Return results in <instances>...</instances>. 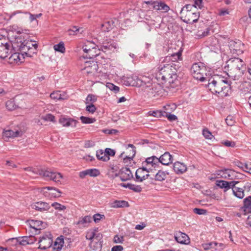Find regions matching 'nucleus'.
Returning a JSON list of instances; mask_svg holds the SVG:
<instances>
[{
    "label": "nucleus",
    "instance_id": "nucleus-1",
    "mask_svg": "<svg viewBox=\"0 0 251 251\" xmlns=\"http://www.w3.org/2000/svg\"><path fill=\"white\" fill-rule=\"evenodd\" d=\"M207 86L209 90L213 94L224 97L228 95L230 90V81L226 78L218 75H214L209 77Z\"/></svg>",
    "mask_w": 251,
    "mask_h": 251
},
{
    "label": "nucleus",
    "instance_id": "nucleus-2",
    "mask_svg": "<svg viewBox=\"0 0 251 251\" xmlns=\"http://www.w3.org/2000/svg\"><path fill=\"white\" fill-rule=\"evenodd\" d=\"M227 71L228 76L234 80L241 78L246 70V64L244 61L239 58H232L226 62L225 67Z\"/></svg>",
    "mask_w": 251,
    "mask_h": 251
},
{
    "label": "nucleus",
    "instance_id": "nucleus-3",
    "mask_svg": "<svg viewBox=\"0 0 251 251\" xmlns=\"http://www.w3.org/2000/svg\"><path fill=\"white\" fill-rule=\"evenodd\" d=\"M25 37L20 33L17 36L12 45L13 49H18L22 53L29 57L36 53L38 44L35 41L25 39Z\"/></svg>",
    "mask_w": 251,
    "mask_h": 251
},
{
    "label": "nucleus",
    "instance_id": "nucleus-4",
    "mask_svg": "<svg viewBox=\"0 0 251 251\" xmlns=\"http://www.w3.org/2000/svg\"><path fill=\"white\" fill-rule=\"evenodd\" d=\"M172 65L167 64L162 67L156 74V78L161 83L168 82L169 86L172 88L177 85V75Z\"/></svg>",
    "mask_w": 251,
    "mask_h": 251
},
{
    "label": "nucleus",
    "instance_id": "nucleus-5",
    "mask_svg": "<svg viewBox=\"0 0 251 251\" xmlns=\"http://www.w3.org/2000/svg\"><path fill=\"white\" fill-rule=\"evenodd\" d=\"M181 18L187 24H192L198 21L200 14L194 10V7L191 4H186L180 11Z\"/></svg>",
    "mask_w": 251,
    "mask_h": 251
},
{
    "label": "nucleus",
    "instance_id": "nucleus-6",
    "mask_svg": "<svg viewBox=\"0 0 251 251\" xmlns=\"http://www.w3.org/2000/svg\"><path fill=\"white\" fill-rule=\"evenodd\" d=\"M207 72L208 69L204 63L201 62L194 63L191 68V73L193 76L201 81L208 79Z\"/></svg>",
    "mask_w": 251,
    "mask_h": 251
},
{
    "label": "nucleus",
    "instance_id": "nucleus-7",
    "mask_svg": "<svg viewBox=\"0 0 251 251\" xmlns=\"http://www.w3.org/2000/svg\"><path fill=\"white\" fill-rule=\"evenodd\" d=\"M38 174L46 179L52 180L55 182H59L62 178L61 174L52 172L49 170L40 169L38 170Z\"/></svg>",
    "mask_w": 251,
    "mask_h": 251
},
{
    "label": "nucleus",
    "instance_id": "nucleus-8",
    "mask_svg": "<svg viewBox=\"0 0 251 251\" xmlns=\"http://www.w3.org/2000/svg\"><path fill=\"white\" fill-rule=\"evenodd\" d=\"M13 43H9L4 38H0V58H5L11 51V47L13 48Z\"/></svg>",
    "mask_w": 251,
    "mask_h": 251
},
{
    "label": "nucleus",
    "instance_id": "nucleus-9",
    "mask_svg": "<svg viewBox=\"0 0 251 251\" xmlns=\"http://www.w3.org/2000/svg\"><path fill=\"white\" fill-rule=\"evenodd\" d=\"M159 165V160L155 156L148 157L142 163V166L146 169V173H149L150 171H151L152 168H155L158 166Z\"/></svg>",
    "mask_w": 251,
    "mask_h": 251
},
{
    "label": "nucleus",
    "instance_id": "nucleus-10",
    "mask_svg": "<svg viewBox=\"0 0 251 251\" xmlns=\"http://www.w3.org/2000/svg\"><path fill=\"white\" fill-rule=\"evenodd\" d=\"M230 52L232 54L239 55L243 52L244 45L240 41H230L228 45Z\"/></svg>",
    "mask_w": 251,
    "mask_h": 251
},
{
    "label": "nucleus",
    "instance_id": "nucleus-11",
    "mask_svg": "<svg viewBox=\"0 0 251 251\" xmlns=\"http://www.w3.org/2000/svg\"><path fill=\"white\" fill-rule=\"evenodd\" d=\"M52 239L50 233H48L41 237L39 241V248L46 250L49 248L52 245Z\"/></svg>",
    "mask_w": 251,
    "mask_h": 251
},
{
    "label": "nucleus",
    "instance_id": "nucleus-12",
    "mask_svg": "<svg viewBox=\"0 0 251 251\" xmlns=\"http://www.w3.org/2000/svg\"><path fill=\"white\" fill-rule=\"evenodd\" d=\"M102 234L100 233H97L93 240L90 243V246L91 249L95 251H100L102 248Z\"/></svg>",
    "mask_w": 251,
    "mask_h": 251
},
{
    "label": "nucleus",
    "instance_id": "nucleus-13",
    "mask_svg": "<svg viewBox=\"0 0 251 251\" xmlns=\"http://www.w3.org/2000/svg\"><path fill=\"white\" fill-rule=\"evenodd\" d=\"M30 206L32 209L41 212L48 211L51 207L49 203L43 201L34 202L30 205Z\"/></svg>",
    "mask_w": 251,
    "mask_h": 251
},
{
    "label": "nucleus",
    "instance_id": "nucleus-14",
    "mask_svg": "<svg viewBox=\"0 0 251 251\" xmlns=\"http://www.w3.org/2000/svg\"><path fill=\"white\" fill-rule=\"evenodd\" d=\"M238 183V181H231L228 182L223 180H217L216 182V184L219 188L223 189L224 191L226 192L230 189H231L232 187H233L234 185H236Z\"/></svg>",
    "mask_w": 251,
    "mask_h": 251
},
{
    "label": "nucleus",
    "instance_id": "nucleus-15",
    "mask_svg": "<svg viewBox=\"0 0 251 251\" xmlns=\"http://www.w3.org/2000/svg\"><path fill=\"white\" fill-rule=\"evenodd\" d=\"M150 175L149 173H146V169L144 167L138 168L135 173L136 181L142 182L143 180L147 179Z\"/></svg>",
    "mask_w": 251,
    "mask_h": 251
},
{
    "label": "nucleus",
    "instance_id": "nucleus-16",
    "mask_svg": "<svg viewBox=\"0 0 251 251\" xmlns=\"http://www.w3.org/2000/svg\"><path fill=\"white\" fill-rule=\"evenodd\" d=\"M59 123L62 125L63 126L65 127H75L78 122L72 119L71 118H65V117H61L59 120Z\"/></svg>",
    "mask_w": 251,
    "mask_h": 251
},
{
    "label": "nucleus",
    "instance_id": "nucleus-17",
    "mask_svg": "<svg viewBox=\"0 0 251 251\" xmlns=\"http://www.w3.org/2000/svg\"><path fill=\"white\" fill-rule=\"evenodd\" d=\"M129 148H130L131 149H130L129 151L130 153L128 155L125 156L124 152L121 153L120 155L121 157L123 158L124 162L125 163L130 162L136 153L135 148L132 144H128L126 149L128 150Z\"/></svg>",
    "mask_w": 251,
    "mask_h": 251
},
{
    "label": "nucleus",
    "instance_id": "nucleus-18",
    "mask_svg": "<svg viewBox=\"0 0 251 251\" xmlns=\"http://www.w3.org/2000/svg\"><path fill=\"white\" fill-rule=\"evenodd\" d=\"M120 177L123 181H125L132 178L133 175L129 168H122L120 172Z\"/></svg>",
    "mask_w": 251,
    "mask_h": 251
},
{
    "label": "nucleus",
    "instance_id": "nucleus-19",
    "mask_svg": "<svg viewBox=\"0 0 251 251\" xmlns=\"http://www.w3.org/2000/svg\"><path fill=\"white\" fill-rule=\"evenodd\" d=\"M240 210L244 215L251 213V196L244 199V205L241 207Z\"/></svg>",
    "mask_w": 251,
    "mask_h": 251
},
{
    "label": "nucleus",
    "instance_id": "nucleus-20",
    "mask_svg": "<svg viewBox=\"0 0 251 251\" xmlns=\"http://www.w3.org/2000/svg\"><path fill=\"white\" fill-rule=\"evenodd\" d=\"M158 159L159 160V164L161 163L164 165H169L173 161V157L169 152H165Z\"/></svg>",
    "mask_w": 251,
    "mask_h": 251
},
{
    "label": "nucleus",
    "instance_id": "nucleus-21",
    "mask_svg": "<svg viewBox=\"0 0 251 251\" xmlns=\"http://www.w3.org/2000/svg\"><path fill=\"white\" fill-rule=\"evenodd\" d=\"M42 224L43 223L42 221L31 220L29 223L30 227L33 230L31 232L35 234H38L41 229V227H43Z\"/></svg>",
    "mask_w": 251,
    "mask_h": 251
},
{
    "label": "nucleus",
    "instance_id": "nucleus-22",
    "mask_svg": "<svg viewBox=\"0 0 251 251\" xmlns=\"http://www.w3.org/2000/svg\"><path fill=\"white\" fill-rule=\"evenodd\" d=\"M219 175L225 179H233L235 176V172L231 169H225L220 171Z\"/></svg>",
    "mask_w": 251,
    "mask_h": 251
},
{
    "label": "nucleus",
    "instance_id": "nucleus-23",
    "mask_svg": "<svg viewBox=\"0 0 251 251\" xmlns=\"http://www.w3.org/2000/svg\"><path fill=\"white\" fill-rule=\"evenodd\" d=\"M176 241L180 244H188L190 243V239L188 236L184 233L179 232L175 236Z\"/></svg>",
    "mask_w": 251,
    "mask_h": 251
},
{
    "label": "nucleus",
    "instance_id": "nucleus-24",
    "mask_svg": "<svg viewBox=\"0 0 251 251\" xmlns=\"http://www.w3.org/2000/svg\"><path fill=\"white\" fill-rule=\"evenodd\" d=\"M24 54L23 53L21 54L19 52H14L12 53L8 58L9 62L11 64L22 62L24 59Z\"/></svg>",
    "mask_w": 251,
    "mask_h": 251
},
{
    "label": "nucleus",
    "instance_id": "nucleus-25",
    "mask_svg": "<svg viewBox=\"0 0 251 251\" xmlns=\"http://www.w3.org/2000/svg\"><path fill=\"white\" fill-rule=\"evenodd\" d=\"M174 170L177 174H182L187 169L186 165L183 163L177 161L174 164Z\"/></svg>",
    "mask_w": 251,
    "mask_h": 251
},
{
    "label": "nucleus",
    "instance_id": "nucleus-26",
    "mask_svg": "<svg viewBox=\"0 0 251 251\" xmlns=\"http://www.w3.org/2000/svg\"><path fill=\"white\" fill-rule=\"evenodd\" d=\"M25 14L26 15H29V19L31 22H33L34 20H36L37 18H40L42 15V14L41 13H40L38 14H32L29 12H23L20 10H18V11H15L12 12L10 16V18H11L12 17H14V16H15L17 14Z\"/></svg>",
    "mask_w": 251,
    "mask_h": 251
},
{
    "label": "nucleus",
    "instance_id": "nucleus-27",
    "mask_svg": "<svg viewBox=\"0 0 251 251\" xmlns=\"http://www.w3.org/2000/svg\"><path fill=\"white\" fill-rule=\"evenodd\" d=\"M21 132L16 130L15 131L12 130H4L2 132V137L4 139H8L10 138H14L20 135Z\"/></svg>",
    "mask_w": 251,
    "mask_h": 251
},
{
    "label": "nucleus",
    "instance_id": "nucleus-28",
    "mask_svg": "<svg viewBox=\"0 0 251 251\" xmlns=\"http://www.w3.org/2000/svg\"><path fill=\"white\" fill-rule=\"evenodd\" d=\"M117 44L113 41H110V42L103 43L100 47V50L106 52L107 50H112L117 48Z\"/></svg>",
    "mask_w": 251,
    "mask_h": 251
},
{
    "label": "nucleus",
    "instance_id": "nucleus-29",
    "mask_svg": "<svg viewBox=\"0 0 251 251\" xmlns=\"http://www.w3.org/2000/svg\"><path fill=\"white\" fill-rule=\"evenodd\" d=\"M233 194L237 198L240 199H243L245 196V189L236 187L234 185L231 188Z\"/></svg>",
    "mask_w": 251,
    "mask_h": 251
},
{
    "label": "nucleus",
    "instance_id": "nucleus-30",
    "mask_svg": "<svg viewBox=\"0 0 251 251\" xmlns=\"http://www.w3.org/2000/svg\"><path fill=\"white\" fill-rule=\"evenodd\" d=\"M92 218L90 216H85L79 218L76 224L83 227L87 226L89 224L92 222Z\"/></svg>",
    "mask_w": 251,
    "mask_h": 251
},
{
    "label": "nucleus",
    "instance_id": "nucleus-31",
    "mask_svg": "<svg viewBox=\"0 0 251 251\" xmlns=\"http://www.w3.org/2000/svg\"><path fill=\"white\" fill-rule=\"evenodd\" d=\"M97 68L98 65L95 62H86L84 70L87 74H90L96 72Z\"/></svg>",
    "mask_w": 251,
    "mask_h": 251
},
{
    "label": "nucleus",
    "instance_id": "nucleus-32",
    "mask_svg": "<svg viewBox=\"0 0 251 251\" xmlns=\"http://www.w3.org/2000/svg\"><path fill=\"white\" fill-rule=\"evenodd\" d=\"M153 9L167 12L169 10L170 7L164 2L156 1Z\"/></svg>",
    "mask_w": 251,
    "mask_h": 251
},
{
    "label": "nucleus",
    "instance_id": "nucleus-33",
    "mask_svg": "<svg viewBox=\"0 0 251 251\" xmlns=\"http://www.w3.org/2000/svg\"><path fill=\"white\" fill-rule=\"evenodd\" d=\"M168 175L166 171L159 170L154 176V179L156 181H162L166 178Z\"/></svg>",
    "mask_w": 251,
    "mask_h": 251
},
{
    "label": "nucleus",
    "instance_id": "nucleus-34",
    "mask_svg": "<svg viewBox=\"0 0 251 251\" xmlns=\"http://www.w3.org/2000/svg\"><path fill=\"white\" fill-rule=\"evenodd\" d=\"M182 50H179L177 52L172 53L170 56H167L166 57L167 60L168 58L171 60L173 62L177 61L182 60Z\"/></svg>",
    "mask_w": 251,
    "mask_h": 251
},
{
    "label": "nucleus",
    "instance_id": "nucleus-35",
    "mask_svg": "<svg viewBox=\"0 0 251 251\" xmlns=\"http://www.w3.org/2000/svg\"><path fill=\"white\" fill-rule=\"evenodd\" d=\"M27 236H24L19 238H13L11 240L16 245L18 243L19 245L25 246L29 244V241H28Z\"/></svg>",
    "mask_w": 251,
    "mask_h": 251
},
{
    "label": "nucleus",
    "instance_id": "nucleus-36",
    "mask_svg": "<svg viewBox=\"0 0 251 251\" xmlns=\"http://www.w3.org/2000/svg\"><path fill=\"white\" fill-rule=\"evenodd\" d=\"M121 186L125 188H128L135 192H140L142 191V188L140 186L132 183H122Z\"/></svg>",
    "mask_w": 251,
    "mask_h": 251
},
{
    "label": "nucleus",
    "instance_id": "nucleus-37",
    "mask_svg": "<svg viewBox=\"0 0 251 251\" xmlns=\"http://www.w3.org/2000/svg\"><path fill=\"white\" fill-rule=\"evenodd\" d=\"M96 156L99 160L103 161H107L110 159L109 157L106 155L105 151H103L102 150L97 151Z\"/></svg>",
    "mask_w": 251,
    "mask_h": 251
},
{
    "label": "nucleus",
    "instance_id": "nucleus-38",
    "mask_svg": "<svg viewBox=\"0 0 251 251\" xmlns=\"http://www.w3.org/2000/svg\"><path fill=\"white\" fill-rule=\"evenodd\" d=\"M176 108V105L175 103L167 104L163 106L164 111L163 113L170 114Z\"/></svg>",
    "mask_w": 251,
    "mask_h": 251
},
{
    "label": "nucleus",
    "instance_id": "nucleus-39",
    "mask_svg": "<svg viewBox=\"0 0 251 251\" xmlns=\"http://www.w3.org/2000/svg\"><path fill=\"white\" fill-rule=\"evenodd\" d=\"M114 26V22L112 21L106 22L101 25L102 30L104 31L107 32L111 30Z\"/></svg>",
    "mask_w": 251,
    "mask_h": 251
},
{
    "label": "nucleus",
    "instance_id": "nucleus-40",
    "mask_svg": "<svg viewBox=\"0 0 251 251\" xmlns=\"http://www.w3.org/2000/svg\"><path fill=\"white\" fill-rule=\"evenodd\" d=\"M96 47V44L91 41H87L85 43L84 45L82 47L83 50L85 52L89 50L94 49L95 47Z\"/></svg>",
    "mask_w": 251,
    "mask_h": 251
},
{
    "label": "nucleus",
    "instance_id": "nucleus-41",
    "mask_svg": "<svg viewBox=\"0 0 251 251\" xmlns=\"http://www.w3.org/2000/svg\"><path fill=\"white\" fill-rule=\"evenodd\" d=\"M64 96V95L61 94L60 91L53 92L50 95V98L54 100H64V98L63 97Z\"/></svg>",
    "mask_w": 251,
    "mask_h": 251
},
{
    "label": "nucleus",
    "instance_id": "nucleus-42",
    "mask_svg": "<svg viewBox=\"0 0 251 251\" xmlns=\"http://www.w3.org/2000/svg\"><path fill=\"white\" fill-rule=\"evenodd\" d=\"M128 203L125 201H116L114 202L113 207H125L128 206Z\"/></svg>",
    "mask_w": 251,
    "mask_h": 251
},
{
    "label": "nucleus",
    "instance_id": "nucleus-43",
    "mask_svg": "<svg viewBox=\"0 0 251 251\" xmlns=\"http://www.w3.org/2000/svg\"><path fill=\"white\" fill-rule=\"evenodd\" d=\"M85 53H87L85 57L89 58L95 57L99 54V52H97L96 47L94 49L89 50V51L85 52Z\"/></svg>",
    "mask_w": 251,
    "mask_h": 251
},
{
    "label": "nucleus",
    "instance_id": "nucleus-44",
    "mask_svg": "<svg viewBox=\"0 0 251 251\" xmlns=\"http://www.w3.org/2000/svg\"><path fill=\"white\" fill-rule=\"evenodd\" d=\"M52 189V187H45L39 189V191L45 197L50 198V192H49L48 191H50V190Z\"/></svg>",
    "mask_w": 251,
    "mask_h": 251
},
{
    "label": "nucleus",
    "instance_id": "nucleus-45",
    "mask_svg": "<svg viewBox=\"0 0 251 251\" xmlns=\"http://www.w3.org/2000/svg\"><path fill=\"white\" fill-rule=\"evenodd\" d=\"M96 232H97V229L89 230L86 233V238L92 241L97 233Z\"/></svg>",
    "mask_w": 251,
    "mask_h": 251
},
{
    "label": "nucleus",
    "instance_id": "nucleus-46",
    "mask_svg": "<svg viewBox=\"0 0 251 251\" xmlns=\"http://www.w3.org/2000/svg\"><path fill=\"white\" fill-rule=\"evenodd\" d=\"M53 48L55 51L63 53L65 51V48L63 42H60L59 44L54 45Z\"/></svg>",
    "mask_w": 251,
    "mask_h": 251
},
{
    "label": "nucleus",
    "instance_id": "nucleus-47",
    "mask_svg": "<svg viewBox=\"0 0 251 251\" xmlns=\"http://www.w3.org/2000/svg\"><path fill=\"white\" fill-rule=\"evenodd\" d=\"M50 190L52 191L50 192V198H58L61 196V192L59 190L53 187V189H50Z\"/></svg>",
    "mask_w": 251,
    "mask_h": 251
},
{
    "label": "nucleus",
    "instance_id": "nucleus-48",
    "mask_svg": "<svg viewBox=\"0 0 251 251\" xmlns=\"http://www.w3.org/2000/svg\"><path fill=\"white\" fill-rule=\"evenodd\" d=\"M5 106L6 108L10 111H12L16 108L17 105L14 100H9L6 101Z\"/></svg>",
    "mask_w": 251,
    "mask_h": 251
},
{
    "label": "nucleus",
    "instance_id": "nucleus-49",
    "mask_svg": "<svg viewBox=\"0 0 251 251\" xmlns=\"http://www.w3.org/2000/svg\"><path fill=\"white\" fill-rule=\"evenodd\" d=\"M217 245L218 243L211 242L208 243L203 244L202 246L204 250H208L214 248L215 247H217Z\"/></svg>",
    "mask_w": 251,
    "mask_h": 251
},
{
    "label": "nucleus",
    "instance_id": "nucleus-50",
    "mask_svg": "<svg viewBox=\"0 0 251 251\" xmlns=\"http://www.w3.org/2000/svg\"><path fill=\"white\" fill-rule=\"evenodd\" d=\"M97 100V97L95 95L93 94H89L86 99L85 103L86 104L91 103L93 104L94 102L96 101Z\"/></svg>",
    "mask_w": 251,
    "mask_h": 251
},
{
    "label": "nucleus",
    "instance_id": "nucleus-51",
    "mask_svg": "<svg viewBox=\"0 0 251 251\" xmlns=\"http://www.w3.org/2000/svg\"><path fill=\"white\" fill-rule=\"evenodd\" d=\"M80 119L81 121V122L83 124H92L94 123L96 121V120L95 118H90L84 116H81L80 117Z\"/></svg>",
    "mask_w": 251,
    "mask_h": 251
},
{
    "label": "nucleus",
    "instance_id": "nucleus-52",
    "mask_svg": "<svg viewBox=\"0 0 251 251\" xmlns=\"http://www.w3.org/2000/svg\"><path fill=\"white\" fill-rule=\"evenodd\" d=\"M87 170L88 175L90 176L96 177L100 174V171L97 169H90Z\"/></svg>",
    "mask_w": 251,
    "mask_h": 251
},
{
    "label": "nucleus",
    "instance_id": "nucleus-53",
    "mask_svg": "<svg viewBox=\"0 0 251 251\" xmlns=\"http://www.w3.org/2000/svg\"><path fill=\"white\" fill-rule=\"evenodd\" d=\"M202 135L206 139L211 140L214 138V136L212 134L211 132L207 128L203 129Z\"/></svg>",
    "mask_w": 251,
    "mask_h": 251
},
{
    "label": "nucleus",
    "instance_id": "nucleus-54",
    "mask_svg": "<svg viewBox=\"0 0 251 251\" xmlns=\"http://www.w3.org/2000/svg\"><path fill=\"white\" fill-rule=\"evenodd\" d=\"M106 86L109 90L113 91L115 93H117L119 91V87L115 85L113 83H107Z\"/></svg>",
    "mask_w": 251,
    "mask_h": 251
},
{
    "label": "nucleus",
    "instance_id": "nucleus-55",
    "mask_svg": "<svg viewBox=\"0 0 251 251\" xmlns=\"http://www.w3.org/2000/svg\"><path fill=\"white\" fill-rule=\"evenodd\" d=\"M191 5H193L194 7V10H195L197 8L201 9L203 7V0H195L194 4H191Z\"/></svg>",
    "mask_w": 251,
    "mask_h": 251
},
{
    "label": "nucleus",
    "instance_id": "nucleus-56",
    "mask_svg": "<svg viewBox=\"0 0 251 251\" xmlns=\"http://www.w3.org/2000/svg\"><path fill=\"white\" fill-rule=\"evenodd\" d=\"M51 206L53 207L55 209L59 211L64 210L66 209V207L65 205H63L58 202H53L51 205Z\"/></svg>",
    "mask_w": 251,
    "mask_h": 251
},
{
    "label": "nucleus",
    "instance_id": "nucleus-57",
    "mask_svg": "<svg viewBox=\"0 0 251 251\" xmlns=\"http://www.w3.org/2000/svg\"><path fill=\"white\" fill-rule=\"evenodd\" d=\"M96 110V108L95 106L93 104H87L86 107V110L89 113H94Z\"/></svg>",
    "mask_w": 251,
    "mask_h": 251
},
{
    "label": "nucleus",
    "instance_id": "nucleus-58",
    "mask_svg": "<svg viewBox=\"0 0 251 251\" xmlns=\"http://www.w3.org/2000/svg\"><path fill=\"white\" fill-rule=\"evenodd\" d=\"M226 122L227 125L229 126H232L234 125L235 123V120L232 116L229 115L226 119Z\"/></svg>",
    "mask_w": 251,
    "mask_h": 251
},
{
    "label": "nucleus",
    "instance_id": "nucleus-59",
    "mask_svg": "<svg viewBox=\"0 0 251 251\" xmlns=\"http://www.w3.org/2000/svg\"><path fill=\"white\" fill-rule=\"evenodd\" d=\"M54 116L51 114H48L42 117V119L46 121L54 122Z\"/></svg>",
    "mask_w": 251,
    "mask_h": 251
},
{
    "label": "nucleus",
    "instance_id": "nucleus-60",
    "mask_svg": "<svg viewBox=\"0 0 251 251\" xmlns=\"http://www.w3.org/2000/svg\"><path fill=\"white\" fill-rule=\"evenodd\" d=\"M124 237L123 236H119L118 235H116L114 236L113 238V242L115 243H123L124 242Z\"/></svg>",
    "mask_w": 251,
    "mask_h": 251
},
{
    "label": "nucleus",
    "instance_id": "nucleus-61",
    "mask_svg": "<svg viewBox=\"0 0 251 251\" xmlns=\"http://www.w3.org/2000/svg\"><path fill=\"white\" fill-rule=\"evenodd\" d=\"M193 212L198 215H205L207 213V210L204 209L195 208L193 209Z\"/></svg>",
    "mask_w": 251,
    "mask_h": 251
},
{
    "label": "nucleus",
    "instance_id": "nucleus-62",
    "mask_svg": "<svg viewBox=\"0 0 251 251\" xmlns=\"http://www.w3.org/2000/svg\"><path fill=\"white\" fill-rule=\"evenodd\" d=\"M152 93H159L161 90V86L158 83H153L152 84Z\"/></svg>",
    "mask_w": 251,
    "mask_h": 251
},
{
    "label": "nucleus",
    "instance_id": "nucleus-63",
    "mask_svg": "<svg viewBox=\"0 0 251 251\" xmlns=\"http://www.w3.org/2000/svg\"><path fill=\"white\" fill-rule=\"evenodd\" d=\"M222 144L226 147H232V148L235 147V145H236L235 142L231 141H229V140H226V141H223L222 142Z\"/></svg>",
    "mask_w": 251,
    "mask_h": 251
},
{
    "label": "nucleus",
    "instance_id": "nucleus-64",
    "mask_svg": "<svg viewBox=\"0 0 251 251\" xmlns=\"http://www.w3.org/2000/svg\"><path fill=\"white\" fill-rule=\"evenodd\" d=\"M103 217H104V215H101L99 213L96 214L93 216L94 221L96 223L99 222Z\"/></svg>",
    "mask_w": 251,
    "mask_h": 251
}]
</instances>
